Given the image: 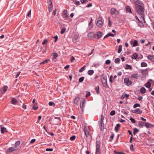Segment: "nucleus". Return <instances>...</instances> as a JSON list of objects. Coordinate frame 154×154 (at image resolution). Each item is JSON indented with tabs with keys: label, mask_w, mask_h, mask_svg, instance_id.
Masks as SVG:
<instances>
[{
	"label": "nucleus",
	"mask_w": 154,
	"mask_h": 154,
	"mask_svg": "<svg viewBox=\"0 0 154 154\" xmlns=\"http://www.w3.org/2000/svg\"><path fill=\"white\" fill-rule=\"evenodd\" d=\"M53 56L52 58V60H54V59H56V58L58 56L57 54L56 53H53Z\"/></svg>",
	"instance_id": "obj_36"
},
{
	"label": "nucleus",
	"mask_w": 154,
	"mask_h": 154,
	"mask_svg": "<svg viewBox=\"0 0 154 154\" xmlns=\"http://www.w3.org/2000/svg\"><path fill=\"white\" fill-rule=\"evenodd\" d=\"M126 9L127 11H128V12H130L131 13V9L130 7L129 6H127L126 7Z\"/></svg>",
	"instance_id": "obj_38"
},
{
	"label": "nucleus",
	"mask_w": 154,
	"mask_h": 154,
	"mask_svg": "<svg viewBox=\"0 0 154 154\" xmlns=\"http://www.w3.org/2000/svg\"><path fill=\"white\" fill-rule=\"evenodd\" d=\"M111 13L112 15L115 14L116 15H118L119 14V12L116 9L112 8L111 9Z\"/></svg>",
	"instance_id": "obj_9"
},
{
	"label": "nucleus",
	"mask_w": 154,
	"mask_h": 154,
	"mask_svg": "<svg viewBox=\"0 0 154 154\" xmlns=\"http://www.w3.org/2000/svg\"><path fill=\"white\" fill-rule=\"evenodd\" d=\"M62 16L64 20H69V17L68 15V11L67 10H64Z\"/></svg>",
	"instance_id": "obj_5"
},
{
	"label": "nucleus",
	"mask_w": 154,
	"mask_h": 154,
	"mask_svg": "<svg viewBox=\"0 0 154 154\" xmlns=\"http://www.w3.org/2000/svg\"><path fill=\"white\" fill-rule=\"evenodd\" d=\"M84 77H82L80 78L79 79V82H82L84 79Z\"/></svg>",
	"instance_id": "obj_46"
},
{
	"label": "nucleus",
	"mask_w": 154,
	"mask_h": 154,
	"mask_svg": "<svg viewBox=\"0 0 154 154\" xmlns=\"http://www.w3.org/2000/svg\"><path fill=\"white\" fill-rule=\"evenodd\" d=\"M147 58L149 60H150L152 62H154V56L149 55L148 56Z\"/></svg>",
	"instance_id": "obj_23"
},
{
	"label": "nucleus",
	"mask_w": 154,
	"mask_h": 154,
	"mask_svg": "<svg viewBox=\"0 0 154 154\" xmlns=\"http://www.w3.org/2000/svg\"><path fill=\"white\" fill-rule=\"evenodd\" d=\"M81 2L82 4L87 3V1L86 0H81Z\"/></svg>",
	"instance_id": "obj_61"
},
{
	"label": "nucleus",
	"mask_w": 154,
	"mask_h": 154,
	"mask_svg": "<svg viewBox=\"0 0 154 154\" xmlns=\"http://www.w3.org/2000/svg\"><path fill=\"white\" fill-rule=\"evenodd\" d=\"M136 11V12L140 17L141 18L144 20V6L143 3L140 1H138L135 3Z\"/></svg>",
	"instance_id": "obj_1"
},
{
	"label": "nucleus",
	"mask_w": 154,
	"mask_h": 154,
	"mask_svg": "<svg viewBox=\"0 0 154 154\" xmlns=\"http://www.w3.org/2000/svg\"><path fill=\"white\" fill-rule=\"evenodd\" d=\"M94 71L93 70H90L88 71V73L89 75H91L94 73Z\"/></svg>",
	"instance_id": "obj_31"
},
{
	"label": "nucleus",
	"mask_w": 154,
	"mask_h": 154,
	"mask_svg": "<svg viewBox=\"0 0 154 154\" xmlns=\"http://www.w3.org/2000/svg\"><path fill=\"white\" fill-rule=\"evenodd\" d=\"M147 66V64L146 63L142 62L141 63V66L142 67H146Z\"/></svg>",
	"instance_id": "obj_35"
},
{
	"label": "nucleus",
	"mask_w": 154,
	"mask_h": 154,
	"mask_svg": "<svg viewBox=\"0 0 154 154\" xmlns=\"http://www.w3.org/2000/svg\"><path fill=\"white\" fill-rule=\"evenodd\" d=\"M54 119H57V120H58L57 122L59 123H60V121H61V119H60V117H55Z\"/></svg>",
	"instance_id": "obj_50"
},
{
	"label": "nucleus",
	"mask_w": 154,
	"mask_h": 154,
	"mask_svg": "<svg viewBox=\"0 0 154 154\" xmlns=\"http://www.w3.org/2000/svg\"><path fill=\"white\" fill-rule=\"evenodd\" d=\"M84 131L86 137H88L90 136L91 137L90 132V128L89 126H85L84 127Z\"/></svg>",
	"instance_id": "obj_4"
},
{
	"label": "nucleus",
	"mask_w": 154,
	"mask_h": 154,
	"mask_svg": "<svg viewBox=\"0 0 154 154\" xmlns=\"http://www.w3.org/2000/svg\"><path fill=\"white\" fill-rule=\"evenodd\" d=\"M20 143V141H17L14 144V147L16 148L18 146Z\"/></svg>",
	"instance_id": "obj_32"
},
{
	"label": "nucleus",
	"mask_w": 154,
	"mask_h": 154,
	"mask_svg": "<svg viewBox=\"0 0 154 154\" xmlns=\"http://www.w3.org/2000/svg\"><path fill=\"white\" fill-rule=\"evenodd\" d=\"M99 20L97 22V26L99 27H101L102 26L103 22L102 21V17H99L98 18Z\"/></svg>",
	"instance_id": "obj_8"
},
{
	"label": "nucleus",
	"mask_w": 154,
	"mask_h": 154,
	"mask_svg": "<svg viewBox=\"0 0 154 154\" xmlns=\"http://www.w3.org/2000/svg\"><path fill=\"white\" fill-rule=\"evenodd\" d=\"M99 126L100 129L101 130H103L104 128V126L103 123L99 122Z\"/></svg>",
	"instance_id": "obj_19"
},
{
	"label": "nucleus",
	"mask_w": 154,
	"mask_h": 154,
	"mask_svg": "<svg viewBox=\"0 0 154 154\" xmlns=\"http://www.w3.org/2000/svg\"><path fill=\"white\" fill-rule=\"evenodd\" d=\"M139 131V130L137 128H135L133 130V134L135 135Z\"/></svg>",
	"instance_id": "obj_39"
},
{
	"label": "nucleus",
	"mask_w": 154,
	"mask_h": 154,
	"mask_svg": "<svg viewBox=\"0 0 154 154\" xmlns=\"http://www.w3.org/2000/svg\"><path fill=\"white\" fill-rule=\"evenodd\" d=\"M66 31V29L64 28H63L61 30L60 33L61 34H63Z\"/></svg>",
	"instance_id": "obj_45"
},
{
	"label": "nucleus",
	"mask_w": 154,
	"mask_h": 154,
	"mask_svg": "<svg viewBox=\"0 0 154 154\" xmlns=\"http://www.w3.org/2000/svg\"><path fill=\"white\" fill-rule=\"evenodd\" d=\"M120 127V125L118 124L116 125V126L115 127V129L116 132H117L119 130V128Z\"/></svg>",
	"instance_id": "obj_28"
},
{
	"label": "nucleus",
	"mask_w": 154,
	"mask_h": 154,
	"mask_svg": "<svg viewBox=\"0 0 154 154\" xmlns=\"http://www.w3.org/2000/svg\"><path fill=\"white\" fill-rule=\"evenodd\" d=\"M17 149L16 148L14 147H10L7 150V152L8 153H11L12 152L16 150Z\"/></svg>",
	"instance_id": "obj_13"
},
{
	"label": "nucleus",
	"mask_w": 154,
	"mask_h": 154,
	"mask_svg": "<svg viewBox=\"0 0 154 154\" xmlns=\"http://www.w3.org/2000/svg\"><path fill=\"white\" fill-rule=\"evenodd\" d=\"M114 152L115 154H125V153L123 152H117L115 150L114 151Z\"/></svg>",
	"instance_id": "obj_49"
},
{
	"label": "nucleus",
	"mask_w": 154,
	"mask_h": 154,
	"mask_svg": "<svg viewBox=\"0 0 154 154\" xmlns=\"http://www.w3.org/2000/svg\"><path fill=\"white\" fill-rule=\"evenodd\" d=\"M104 119V116L102 114L101 115V119L100 121H99V122L103 123V120Z\"/></svg>",
	"instance_id": "obj_37"
},
{
	"label": "nucleus",
	"mask_w": 154,
	"mask_h": 154,
	"mask_svg": "<svg viewBox=\"0 0 154 154\" xmlns=\"http://www.w3.org/2000/svg\"><path fill=\"white\" fill-rule=\"evenodd\" d=\"M140 105L139 103H135V104L133 106L134 108H135L137 107H140Z\"/></svg>",
	"instance_id": "obj_44"
},
{
	"label": "nucleus",
	"mask_w": 154,
	"mask_h": 154,
	"mask_svg": "<svg viewBox=\"0 0 154 154\" xmlns=\"http://www.w3.org/2000/svg\"><path fill=\"white\" fill-rule=\"evenodd\" d=\"M108 34V35L109 37V36L113 37L115 35V34H113L112 33H109Z\"/></svg>",
	"instance_id": "obj_62"
},
{
	"label": "nucleus",
	"mask_w": 154,
	"mask_h": 154,
	"mask_svg": "<svg viewBox=\"0 0 154 154\" xmlns=\"http://www.w3.org/2000/svg\"><path fill=\"white\" fill-rule=\"evenodd\" d=\"M145 122H138V125L140 128H143Z\"/></svg>",
	"instance_id": "obj_20"
},
{
	"label": "nucleus",
	"mask_w": 154,
	"mask_h": 154,
	"mask_svg": "<svg viewBox=\"0 0 154 154\" xmlns=\"http://www.w3.org/2000/svg\"><path fill=\"white\" fill-rule=\"evenodd\" d=\"M115 111L114 110H112L110 113V115L111 116H113L115 114Z\"/></svg>",
	"instance_id": "obj_48"
},
{
	"label": "nucleus",
	"mask_w": 154,
	"mask_h": 154,
	"mask_svg": "<svg viewBox=\"0 0 154 154\" xmlns=\"http://www.w3.org/2000/svg\"><path fill=\"white\" fill-rule=\"evenodd\" d=\"M31 15V10H30L27 14V16L29 17H30Z\"/></svg>",
	"instance_id": "obj_52"
},
{
	"label": "nucleus",
	"mask_w": 154,
	"mask_h": 154,
	"mask_svg": "<svg viewBox=\"0 0 154 154\" xmlns=\"http://www.w3.org/2000/svg\"><path fill=\"white\" fill-rule=\"evenodd\" d=\"M146 89L144 87H142L140 89V92L141 94H143L145 93Z\"/></svg>",
	"instance_id": "obj_24"
},
{
	"label": "nucleus",
	"mask_w": 154,
	"mask_h": 154,
	"mask_svg": "<svg viewBox=\"0 0 154 154\" xmlns=\"http://www.w3.org/2000/svg\"><path fill=\"white\" fill-rule=\"evenodd\" d=\"M85 99L84 98H83L82 99L80 103V107L81 110H82L83 109V108L85 106Z\"/></svg>",
	"instance_id": "obj_10"
},
{
	"label": "nucleus",
	"mask_w": 154,
	"mask_h": 154,
	"mask_svg": "<svg viewBox=\"0 0 154 154\" xmlns=\"http://www.w3.org/2000/svg\"><path fill=\"white\" fill-rule=\"evenodd\" d=\"M138 77V74L136 73L133 74L131 76V78H135L136 79H137Z\"/></svg>",
	"instance_id": "obj_26"
},
{
	"label": "nucleus",
	"mask_w": 154,
	"mask_h": 154,
	"mask_svg": "<svg viewBox=\"0 0 154 154\" xmlns=\"http://www.w3.org/2000/svg\"><path fill=\"white\" fill-rule=\"evenodd\" d=\"M130 1L132 3H134V4L135 5V3L137 2L138 0H130Z\"/></svg>",
	"instance_id": "obj_63"
},
{
	"label": "nucleus",
	"mask_w": 154,
	"mask_h": 154,
	"mask_svg": "<svg viewBox=\"0 0 154 154\" xmlns=\"http://www.w3.org/2000/svg\"><path fill=\"white\" fill-rule=\"evenodd\" d=\"M35 140H36L35 139H32L31 140L30 142V143L32 144V143H33L35 141Z\"/></svg>",
	"instance_id": "obj_57"
},
{
	"label": "nucleus",
	"mask_w": 154,
	"mask_h": 154,
	"mask_svg": "<svg viewBox=\"0 0 154 154\" xmlns=\"http://www.w3.org/2000/svg\"><path fill=\"white\" fill-rule=\"evenodd\" d=\"M101 142L100 141L96 140V152L95 154H100V147Z\"/></svg>",
	"instance_id": "obj_2"
},
{
	"label": "nucleus",
	"mask_w": 154,
	"mask_h": 154,
	"mask_svg": "<svg viewBox=\"0 0 154 154\" xmlns=\"http://www.w3.org/2000/svg\"><path fill=\"white\" fill-rule=\"evenodd\" d=\"M49 61H50V60L49 59H47L46 60H45L43 61V62H41L40 63V65H42V64H45V63H47Z\"/></svg>",
	"instance_id": "obj_33"
},
{
	"label": "nucleus",
	"mask_w": 154,
	"mask_h": 154,
	"mask_svg": "<svg viewBox=\"0 0 154 154\" xmlns=\"http://www.w3.org/2000/svg\"><path fill=\"white\" fill-rule=\"evenodd\" d=\"M102 35V33L100 32H98L95 35V38L97 39L100 38L101 37Z\"/></svg>",
	"instance_id": "obj_15"
},
{
	"label": "nucleus",
	"mask_w": 154,
	"mask_h": 154,
	"mask_svg": "<svg viewBox=\"0 0 154 154\" xmlns=\"http://www.w3.org/2000/svg\"><path fill=\"white\" fill-rule=\"evenodd\" d=\"M120 61V59L119 58H116L115 60V62L116 63H119Z\"/></svg>",
	"instance_id": "obj_40"
},
{
	"label": "nucleus",
	"mask_w": 154,
	"mask_h": 154,
	"mask_svg": "<svg viewBox=\"0 0 154 154\" xmlns=\"http://www.w3.org/2000/svg\"><path fill=\"white\" fill-rule=\"evenodd\" d=\"M1 133L2 134H4L5 132L7 131L6 128L3 127H1Z\"/></svg>",
	"instance_id": "obj_27"
},
{
	"label": "nucleus",
	"mask_w": 154,
	"mask_h": 154,
	"mask_svg": "<svg viewBox=\"0 0 154 154\" xmlns=\"http://www.w3.org/2000/svg\"><path fill=\"white\" fill-rule=\"evenodd\" d=\"M79 36L77 35H75L74 36V39L75 40H77Z\"/></svg>",
	"instance_id": "obj_60"
},
{
	"label": "nucleus",
	"mask_w": 154,
	"mask_h": 154,
	"mask_svg": "<svg viewBox=\"0 0 154 154\" xmlns=\"http://www.w3.org/2000/svg\"><path fill=\"white\" fill-rule=\"evenodd\" d=\"M88 36L89 38H92L94 37L95 38V33L93 32H90L88 34Z\"/></svg>",
	"instance_id": "obj_18"
},
{
	"label": "nucleus",
	"mask_w": 154,
	"mask_h": 154,
	"mask_svg": "<svg viewBox=\"0 0 154 154\" xmlns=\"http://www.w3.org/2000/svg\"><path fill=\"white\" fill-rule=\"evenodd\" d=\"M124 82L126 85L128 86H129L131 85L132 83V82L129 80L128 78H125L124 79Z\"/></svg>",
	"instance_id": "obj_6"
},
{
	"label": "nucleus",
	"mask_w": 154,
	"mask_h": 154,
	"mask_svg": "<svg viewBox=\"0 0 154 154\" xmlns=\"http://www.w3.org/2000/svg\"><path fill=\"white\" fill-rule=\"evenodd\" d=\"M38 107L35 105H34L33 106V109L34 110H37L38 109Z\"/></svg>",
	"instance_id": "obj_53"
},
{
	"label": "nucleus",
	"mask_w": 154,
	"mask_h": 154,
	"mask_svg": "<svg viewBox=\"0 0 154 154\" xmlns=\"http://www.w3.org/2000/svg\"><path fill=\"white\" fill-rule=\"evenodd\" d=\"M138 56V54L136 53H134L132 56V58L133 59H136L137 58Z\"/></svg>",
	"instance_id": "obj_34"
},
{
	"label": "nucleus",
	"mask_w": 154,
	"mask_h": 154,
	"mask_svg": "<svg viewBox=\"0 0 154 154\" xmlns=\"http://www.w3.org/2000/svg\"><path fill=\"white\" fill-rule=\"evenodd\" d=\"M129 94H123L120 97V99L122 100L125 98L127 99L128 98Z\"/></svg>",
	"instance_id": "obj_17"
},
{
	"label": "nucleus",
	"mask_w": 154,
	"mask_h": 154,
	"mask_svg": "<svg viewBox=\"0 0 154 154\" xmlns=\"http://www.w3.org/2000/svg\"><path fill=\"white\" fill-rule=\"evenodd\" d=\"M144 85L147 88H149L151 86V84L149 82H147L146 84H145Z\"/></svg>",
	"instance_id": "obj_30"
},
{
	"label": "nucleus",
	"mask_w": 154,
	"mask_h": 154,
	"mask_svg": "<svg viewBox=\"0 0 154 154\" xmlns=\"http://www.w3.org/2000/svg\"><path fill=\"white\" fill-rule=\"evenodd\" d=\"M48 2L49 4V5L48 6V11L50 12L52 11L53 8L52 3L51 0H48Z\"/></svg>",
	"instance_id": "obj_7"
},
{
	"label": "nucleus",
	"mask_w": 154,
	"mask_h": 154,
	"mask_svg": "<svg viewBox=\"0 0 154 154\" xmlns=\"http://www.w3.org/2000/svg\"><path fill=\"white\" fill-rule=\"evenodd\" d=\"M113 76L112 75H111L110 77L109 78V81L111 82V83H112L113 82Z\"/></svg>",
	"instance_id": "obj_43"
},
{
	"label": "nucleus",
	"mask_w": 154,
	"mask_h": 154,
	"mask_svg": "<svg viewBox=\"0 0 154 154\" xmlns=\"http://www.w3.org/2000/svg\"><path fill=\"white\" fill-rule=\"evenodd\" d=\"M110 63V60H107L105 61V63L106 65H108V64H109Z\"/></svg>",
	"instance_id": "obj_55"
},
{
	"label": "nucleus",
	"mask_w": 154,
	"mask_h": 154,
	"mask_svg": "<svg viewBox=\"0 0 154 154\" xmlns=\"http://www.w3.org/2000/svg\"><path fill=\"white\" fill-rule=\"evenodd\" d=\"M48 42L47 40V39H45L44 41L42 42V44L43 45H45V44H46Z\"/></svg>",
	"instance_id": "obj_58"
},
{
	"label": "nucleus",
	"mask_w": 154,
	"mask_h": 154,
	"mask_svg": "<svg viewBox=\"0 0 154 154\" xmlns=\"http://www.w3.org/2000/svg\"><path fill=\"white\" fill-rule=\"evenodd\" d=\"M80 98L79 97H75L74 100V102L75 104H78V102L79 101Z\"/></svg>",
	"instance_id": "obj_21"
},
{
	"label": "nucleus",
	"mask_w": 154,
	"mask_h": 154,
	"mask_svg": "<svg viewBox=\"0 0 154 154\" xmlns=\"http://www.w3.org/2000/svg\"><path fill=\"white\" fill-rule=\"evenodd\" d=\"M101 81L103 85L105 87H108V85L107 83V77L106 76H103L101 78Z\"/></svg>",
	"instance_id": "obj_3"
},
{
	"label": "nucleus",
	"mask_w": 154,
	"mask_h": 154,
	"mask_svg": "<svg viewBox=\"0 0 154 154\" xmlns=\"http://www.w3.org/2000/svg\"><path fill=\"white\" fill-rule=\"evenodd\" d=\"M75 137H76L75 135H73L70 137V139L71 140H73L75 139Z\"/></svg>",
	"instance_id": "obj_51"
},
{
	"label": "nucleus",
	"mask_w": 154,
	"mask_h": 154,
	"mask_svg": "<svg viewBox=\"0 0 154 154\" xmlns=\"http://www.w3.org/2000/svg\"><path fill=\"white\" fill-rule=\"evenodd\" d=\"M130 44H131V45H132L134 47L137 46L138 45V42L136 40H131L130 41Z\"/></svg>",
	"instance_id": "obj_12"
},
{
	"label": "nucleus",
	"mask_w": 154,
	"mask_h": 154,
	"mask_svg": "<svg viewBox=\"0 0 154 154\" xmlns=\"http://www.w3.org/2000/svg\"><path fill=\"white\" fill-rule=\"evenodd\" d=\"M130 120L131 122L133 123H134L136 122V120L134 119H133L132 118H130Z\"/></svg>",
	"instance_id": "obj_47"
},
{
	"label": "nucleus",
	"mask_w": 154,
	"mask_h": 154,
	"mask_svg": "<svg viewBox=\"0 0 154 154\" xmlns=\"http://www.w3.org/2000/svg\"><path fill=\"white\" fill-rule=\"evenodd\" d=\"M85 66H84L83 67H82L80 69L79 72H82L84 70H85Z\"/></svg>",
	"instance_id": "obj_42"
},
{
	"label": "nucleus",
	"mask_w": 154,
	"mask_h": 154,
	"mask_svg": "<svg viewBox=\"0 0 154 154\" xmlns=\"http://www.w3.org/2000/svg\"><path fill=\"white\" fill-rule=\"evenodd\" d=\"M11 103L14 105L16 104L17 103V101L15 98H14L11 99Z\"/></svg>",
	"instance_id": "obj_22"
},
{
	"label": "nucleus",
	"mask_w": 154,
	"mask_h": 154,
	"mask_svg": "<svg viewBox=\"0 0 154 154\" xmlns=\"http://www.w3.org/2000/svg\"><path fill=\"white\" fill-rule=\"evenodd\" d=\"M8 87L7 86H4L2 88L0 89V91L2 94L5 93L7 91Z\"/></svg>",
	"instance_id": "obj_16"
},
{
	"label": "nucleus",
	"mask_w": 154,
	"mask_h": 154,
	"mask_svg": "<svg viewBox=\"0 0 154 154\" xmlns=\"http://www.w3.org/2000/svg\"><path fill=\"white\" fill-rule=\"evenodd\" d=\"M125 69H130L131 70L132 69V67L131 65L127 64L125 65Z\"/></svg>",
	"instance_id": "obj_29"
},
{
	"label": "nucleus",
	"mask_w": 154,
	"mask_h": 154,
	"mask_svg": "<svg viewBox=\"0 0 154 154\" xmlns=\"http://www.w3.org/2000/svg\"><path fill=\"white\" fill-rule=\"evenodd\" d=\"M132 112L134 113L140 114L142 112V111L140 109H136L132 110Z\"/></svg>",
	"instance_id": "obj_14"
},
{
	"label": "nucleus",
	"mask_w": 154,
	"mask_h": 154,
	"mask_svg": "<svg viewBox=\"0 0 154 154\" xmlns=\"http://www.w3.org/2000/svg\"><path fill=\"white\" fill-rule=\"evenodd\" d=\"M97 94H98L99 93V86H98L96 87L95 88Z\"/></svg>",
	"instance_id": "obj_41"
},
{
	"label": "nucleus",
	"mask_w": 154,
	"mask_h": 154,
	"mask_svg": "<svg viewBox=\"0 0 154 154\" xmlns=\"http://www.w3.org/2000/svg\"><path fill=\"white\" fill-rule=\"evenodd\" d=\"M148 69H142L141 70V73L143 76H146L148 74Z\"/></svg>",
	"instance_id": "obj_11"
},
{
	"label": "nucleus",
	"mask_w": 154,
	"mask_h": 154,
	"mask_svg": "<svg viewBox=\"0 0 154 154\" xmlns=\"http://www.w3.org/2000/svg\"><path fill=\"white\" fill-rule=\"evenodd\" d=\"M144 125L147 128H149L151 127L152 125L148 122H145Z\"/></svg>",
	"instance_id": "obj_25"
},
{
	"label": "nucleus",
	"mask_w": 154,
	"mask_h": 154,
	"mask_svg": "<svg viewBox=\"0 0 154 154\" xmlns=\"http://www.w3.org/2000/svg\"><path fill=\"white\" fill-rule=\"evenodd\" d=\"M20 73V72H17L16 73V75H15L16 78H17V77H18V76L19 75Z\"/></svg>",
	"instance_id": "obj_56"
},
{
	"label": "nucleus",
	"mask_w": 154,
	"mask_h": 154,
	"mask_svg": "<svg viewBox=\"0 0 154 154\" xmlns=\"http://www.w3.org/2000/svg\"><path fill=\"white\" fill-rule=\"evenodd\" d=\"M48 104L50 106H52L53 105H55L54 103L52 102H49L48 103Z\"/></svg>",
	"instance_id": "obj_54"
},
{
	"label": "nucleus",
	"mask_w": 154,
	"mask_h": 154,
	"mask_svg": "<svg viewBox=\"0 0 154 154\" xmlns=\"http://www.w3.org/2000/svg\"><path fill=\"white\" fill-rule=\"evenodd\" d=\"M92 3H89L87 5L86 7L87 8H89V7H91L92 6Z\"/></svg>",
	"instance_id": "obj_64"
},
{
	"label": "nucleus",
	"mask_w": 154,
	"mask_h": 154,
	"mask_svg": "<svg viewBox=\"0 0 154 154\" xmlns=\"http://www.w3.org/2000/svg\"><path fill=\"white\" fill-rule=\"evenodd\" d=\"M46 150L47 151H52L53 150V149L52 148H47Z\"/></svg>",
	"instance_id": "obj_59"
}]
</instances>
